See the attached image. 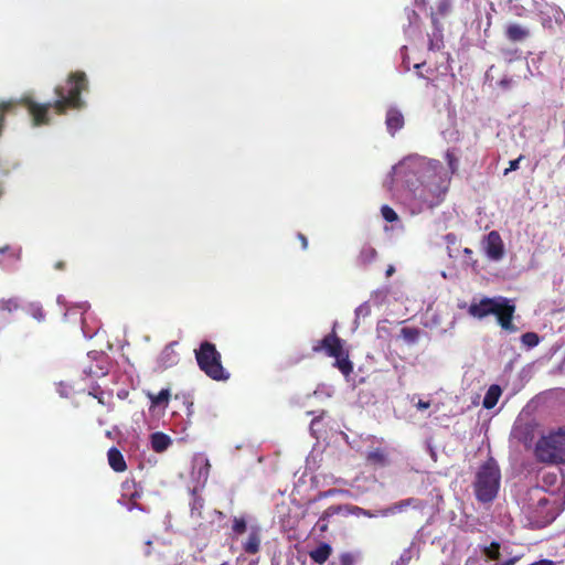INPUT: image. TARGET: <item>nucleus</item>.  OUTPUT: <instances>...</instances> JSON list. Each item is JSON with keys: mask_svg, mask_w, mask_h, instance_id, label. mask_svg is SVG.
<instances>
[{"mask_svg": "<svg viewBox=\"0 0 565 565\" xmlns=\"http://www.w3.org/2000/svg\"><path fill=\"white\" fill-rule=\"evenodd\" d=\"M402 334L406 340L414 342L419 335V330L416 328H403Z\"/></svg>", "mask_w": 565, "mask_h": 565, "instance_id": "c756f323", "label": "nucleus"}, {"mask_svg": "<svg viewBox=\"0 0 565 565\" xmlns=\"http://www.w3.org/2000/svg\"><path fill=\"white\" fill-rule=\"evenodd\" d=\"M6 253H8L12 262H17L20 258V249H11L9 246L0 247V266L2 267L8 266V263L2 257Z\"/></svg>", "mask_w": 565, "mask_h": 565, "instance_id": "4be33fe9", "label": "nucleus"}, {"mask_svg": "<svg viewBox=\"0 0 565 565\" xmlns=\"http://www.w3.org/2000/svg\"><path fill=\"white\" fill-rule=\"evenodd\" d=\"M2 193H3V190H2V188L0 186V196L2 195Z\"/></svg>", "mask_w": 565, "mask_h": 565, "instance_id": "09e8293b", "label": "nucleus"}, {"mask_svg": "<svg viewBox=\"0 0 565 565\" xmlns=\"http://www.w3.org/2000/svg\"><path fill=\"white\" fill-rule=\"evenodd\" d=\"M329 565H337V563L335 562H331Z\"/></svg>", "mask_w": 565, "mask_h": 565, "instance_id": "8fccbe9b", "label": "nucleus"}, {"mask_svg": "<svg viewBox=\"0 0 565 565\" xmlns=\"http://www.w3.org/2000/svg\"><path fill=\"white\" fill-rule=\"evenodd\" d=\"M524 159L523 154H520L516 159L511 160L509 162V168L504 170V175H507L510 171H515L519 169L520 162Z\"/></svg>", "mask_w": 565, "mask_h": 565, "instance_id": "7c9ffc66", "label": "nucleus"}, {"mask_svg": "<svg viewBox=\"0 0 565 565\" xmlns=\"http://www.w3.org/2000/svg\"><path fill=\"white\" fill-rule=\"evenodd\" d=\"M511 83H512V79L511 78H508V77H504L502 78L500 82H499V86L507 89L511 86Z\"/></svg>", "mask_w": 565, "mask_h": 565, "instance_id": "f704fd0d", "label": "nucleus"}, {"mask_svg": "<svg viewBox=\"0 0 565 565\" xmlns=\"http://www.w3.org/2000/svg\"><path fill=\"white\" fill-rule=\"evenodd\" d=\"M332 554V547L328 543H320L318 547L309 552L310 558L319 564L323 565Z\"/></svg>", "mask_w": 565, "mask_h": 565, "instance_id": "ddd939ff", "label": "nucleus"}, {"mask_svg": "<svg viewBox=\"0 0 565 565\" xmlns=\"http://www.w3.org/2000/svg\"><path fill=\"white\" fill-rule=\"evenodd\" d=\"M222 565H225V564H222Z\"/></svg>", "mask_w": 565, "mask_h": 565, "instance_id": "3c124183", "label": "nucleus"}, {"mask_svg": "<svg viewBox=\"0 0 565 565\" xmlns=\"http://www.w3.org/2000/svg\"><path fill=\"white\" fill-rule=\"evenodd\" d=\"M406 198L415 201L420 207H434L443 200L444 191L436 182V177L408 178L406 180Z\"/></svg>", "mask_w": 565, "mask_h": 565, "instance_id": "f03ea898", "label": "nucleus"}, {"mask_svg": "<svg viewBox=\"0 0 565 565\" xmlns=\"http://www.w3.org/2000/svg\"><path fill=\"white\" fill-rule=\"evenodd\" d=\"M335 326L337 323L330 333L313 344L312 351L324 352L328 356L333 358V366L344 376H349L353 372V363L350 360L349 351L344 349V341L337 334Z\"/></svg>", "mask_w": 565, "mask_h": 565, "instance_id": "20e7f679", "label": "nucleus"}, {"mask_svg": "<svg viewBox=\"0 0 565 565\" xmlns=\"http://www.w3.org/2000/svg\"><path fill=\"white\" fill-rule=\"evenodd\" d=\"M406 505H408V502L407 501H402L399 502L398 507L399 508H405Z\"/></svg>", "mask_w": 565, "mask_h": 565, "instance_id": "79ce46f5", "label": "nucleus"}, {"mask_svg": "<svg viewBox=\"0 0 565 565\" xmlns=\"http://www.w3.org/2000/svg\"><path fill=\"white\" fill-rule=\"evenodd\" d=\"M501 473L497 461L490 457L476 473L473 489L479 502H492L500 488Z\"/></svg>", "mask_w": 565, "mask_h": 565, "instance_id": "7ed1b4c3", "label": "nucleus"}, {"mask_svg": "<svg viewBox=\"0 0 565 565\" xmlns=\"http://www.w3.org/2000/svg\"><path fill=\"white\" fill-rule=\"evenodd\" d=\"M381 214L386 222L393 223L398 220L397 213L388 205L381 207Z\"/></svg>", "mask_w": 565, "mask_h": 565, "instance_id": "cd10ccee", "label": "nucleus"}, {"mask_svg": "<svg viewBox=\"0 0 565 565\" xmlns=\"http://www.w3.org/2000/svg\"><path fill=\"white\" fill-rule=\"evenodd\" d=\"M297 237L301 243L302 249H307L308 248V238L302 233H298Z\"/></svg>", "mask_w": 565, "mask_h": 565, "instance_id": "72a5a7b5", "label": "nucleus"}, {"mask_svg": "<svg viewBox=\"0 0 565 565\" xmlns=\"http://www.w3.org/2000/svg\"><path fill=\"white\" fill-rule=\"evenodd\" d=\"M451 0H438L436 7V14L445 17L451 11Z\"/></svg>", "mask_w": 565, "mask_h": 565, "instance_id": "a878e982", "label": "nucleus"}, {"mask_svg": "<svg viewBox=\"0 0 565 565\" xmlns=\"http://www.w3.org/2000/svg\"><path fill=\"white\" fill-rule=\"evenodd\" d=\"M484 250L487 256L492 260H500L504 256V245L497 231H491L484 237Z\"/></svg>", "mask_w": 565, "mask_h": 565, "instance_id": "0eeeda50", "label": "nucleus"}, {"mask_svg": "<svg viewBox=\"0 0 565 565\" xmlns=\"http://www.w3.org/2000/svg\"><path fill=\"white\" fill-rule=\"evenodd\" d=\"M370 312V307L364 303V305H361L360 307L356 308L355 310V315L356 316H361V315H369Z\"/></svg>", "mask_w": 565, "mask_h": 565, "instance_id": "473e14b6", "label": "nucleus"}, {"mask_svg": "<svg viewBox=\"0 0 565 565\" xmlns=\"http://www.w3.org/2000/svg\"><path fill=\"white\" fill-rule=\"evenodd\" d=\"M519 559H520V556H513V557L504 561L503 563L494 564V565H515Z\"/></svg>", "mask_w": 565, "mask_h": 565, "instance_id": "c9c22d12", "label": "nucleus"}, {"mask_svg": "<svg viewBox=\"0 0 565 565\" xmlns=\"http://www.w3.org/2000/svg\"><path fill=\"white\" fill-rule=\"evenodd\" d=\"M171 393L169 388H162L158 394L148 392L147 397L151 402V407L168 406Z\"/></svg>", "mask_w": 565, "mask_h": 565, "instance_id": "f3484780", "label": "nucleus"}, {"mask_svg": "<svg viewBox=\"0 0 565 565\" xmlns=\"http://www.w3.org/2000/svg\"><path fill=\"white\" fill-rule=\"evenodd\" d=\"M194 353L200 370L204 372L206 376L217 382L227 381L230 379L231 374L223 366L222 355L215 344L203 341Z\"/></svg>", "mask_w": 565, "mask_h": 565, "instance_id": "39448f33", "label": "nucleus"}, {"mask_svg": "<svg viewBox=\"0 0 565 565\" xmlns=\"http://www.w3.org/2000/svg\"><path fill=\"white\" fill-rule=\"evenodd\" d=\"M515 306L504 297H484L479 302L472 301L468 307V313L479 320L493 315L499 326L509 333H515L518 327L513 323Z\"/></svg>", "mask_w": 565, "mask_h": 565, "instance_id": "f257e3e1", "label": "nucleus"}, {"mask_svg": "<svg viewBox=\"0 0 565 565\" xmlns=\"http://www.w3.org/2000/svg\"><path fill=\"white\" fill-rule=\"evenodd\" d=\"M366 460L375 466H385L387 463V456L383 449L376 448L367 452Z\"/></svg>", "mask_w": 565, "mask_h": 565, "instance_id": "a211bd4d", "label": "nucleus"}, {"mask_svg": "<svg viewBox=\"0 0 565 565\" xmlns=\"http://www.w3.org/2000/svg\"><path fill=\"white\" fill-rule=\"evenodd\" d=\"M343 511H349V507L341 505V504L330 505L322 512V514L316 522L313 530H317L320 534L326 533L329 530L330 520L334 515H338V514L342 513Z\"/></svg>", "mask_w": 565, "mask_h": 565, "instance_id": "6e6552de", "label": "nucleus"}, {"mask_svg": "<svg viewBox=\"0 0 565 565\" xmlns=\"http://www.w3.org/2000/svg\"><path fill=\"white\" fill-rule=\"evenodd\" d=\"M530 34V30L519 23H510L504 30L505 38L514 43L525 41Z\"/></svg>", "mask_w": 565, "mask_h": 565, "instance_id": "9b49d317", "label": "nucleus"}, {"mask_svg": "<svg viewBox=\"0 0 565 565\" xmlns=\"http://www.w3.org/2000/svg\"><path fill=\"white\" fill-rule=\"evenodd\" d=\"M358 554L352 552H343L338 556V565H355Z\"/></svg>", "mask_w": 565, "mask_h": 565, "instance_id": "b1692460", "label": "nucleus"}, {"mask_svg": "<svg viewBox=\"0 0 565 565\" xmlns=\"http://www.w3.org/2000/svg\"><path fill=\"white\" fill-rule=\"evenodd\" d=\"M377 253L374 247H372L369 244H365L362 246L358 257H356V264L359 266L365 267L374 262L376 258Z\"/></svg>", "mask_w": 565, "mask_h": 565, "instance_id": "2eb2a0df", "label": "nucleus"}, {"mask_svg": "<svg viewBox=\"0 0 565 565\" xmlns=\"http://www.w3.org/2000/svg\"><path fill=\"white\" fill-rule=\"evenodd\" d=\"M26 312L39 322H42L45 319V312L39 302L30 303L28 306Z\"/></svg>", "mask_w": 565, "mask_h": 565, "instance_id": "412c9836", "label": "nucleus"}, {"mask_svg": "<svg viewBox=\"0 0 565 565\" xmlns=\"http://www.w3.org/2000/svg\"><path fill=\"white\" fill-rule=\"evenodd\" d=\"M412 559L411 550H405L396 562V565H407Z\"/></svg>", "mask_w": 565, "mask_h": 565, "instance_id": "2f4dec72", "label": "nucleus"}, {"mask_svg": "<svg viewBox=\"0 0 565 565\" xmlns=\"http://www.w3.org/2000/svg\"><path fill=\"white\" fill-rule=\"evenodd\" d=\"M171 445V438L160 431L151 435V447L156 452H163Z\"/></svg>", "mask_w": 565, "mask_h": 565, "instance_id": "dca6fc26", "label": "nucleus"}, {"mask_svg": "<svg viewBox=\"0 0 565 565\" xmlns=\"http://www.w3.org/2000/svg\"><path fill=\"white\" fill-rule=\"evenodd\" d=\"M463 253H465L466 255H471V254H472V250H471L470 248H465V249H463Z\"/></svg>", "mask_w": 565, "mask_h": 565, "instance_id": "37998d69", "label": "nucleus"}, {"mask_svg": "<svg viewBox=\"0 0 565 565\" xmlns=\"http://www.w3.org/2000/svg\"><path fill=\"white\" fill-rule=\"evenodd\" d=\"M94 397L98 398V402L103 404L102 396L94 395Z\"/></svg>", "mask_w": 565, "mask_h": 565, "instance_id": "49530a36", "label": "nucleus"}, {"mask_svg": "<svg viewBox=\"0 0 565 565\" xmlns=\"http://www.w3.org/2000/svg\"><path fill=\"white\" fill-rule=\"evenodd\" d=\"M262 547V529L259 526H252L246 540L242 543V548L245 553L254 555L260 551Z\"/></svg>", "mask_w": 565, "mask_h": 565, "instance_id": "9d476101", "label": "nucleus"}, {"mask_svg": "<svg viewBox=\"0 0 565 565\" xmlns=\"http://www.w3.org/2000/svg\"><path fill=\"white\" fill-rule=\"evenodd\" d=\"M521 341L524 345L529 348H534L540 342V337L535 332H526L522 334Z\"/></svg>", "mask_w": 565, "mask_h": 565, "instance_id": "393cba45", "label": "nucleus"}, {"mask_svg": "<svg viewBox=\"0 0 565 565\" xmlns=\"http://www.w3.org/2000/svg\"><path fill=\"white\" fill-rule=\"evenodd\" d=\"M536 457L542 462L563 463L565 462V430L543 437L536 445Z\"/></svg>", "mask_w": 565, "mask_h": 565, "instance_id": "423d86ee", "label": "nucleus"}, {"mask_svg": "<svg viewBox=\"0 0 565 565\" xmlns=\"http://www.w3.org/2000/svg\"><path fill=\"white\" fill-rule=\"evenodd\" d=\"M405 125L403 113L395 106L390 107L385 115L386 130L391 136H395Z\"/></svg>", "mask_w": 565, "mask_h": 565, "instance_id": "1a4fd4ad", "label": "nucleus"}, {"mask_svg": "<svg viewBox=\"0 0 565 565\" xmlns=\"http://www.w3.org/2000/svg\"><path fill=\"white\" fill-rule=\"evenodd\" d=\"M501 544L497 541H492L490 545L482 547V554L491 559V561H499L501 557L500 553Z\"/></svg>", "mask_w": 565, "mask_h": 565, "instance_id": "6ab92c4d", "label": "nucleus"}, {"mask_svg": "<svg viewBox=\"0 0 565 565\" xmlns=\"http://www.w3.org/2000/svg\"><path fill=\"white\" fill-rule=\"evenodd\" d=\"M501 394L502 390L499 385H491L483 397L482 406L487 409L493 408L497 405Z\"/></svg>", "mask_w": 565, "mask_h": 565, "instance_id": "4468645a", "label": "nucleus"}, {"mask_svg": "<svg viewBox=\"0 0 565 565\" xmlns=\"http://www.w3.org/2000/svg\"><path fill=\"white\" fill-rule=\"evenodd\" d=\"M54 268L57 270H63L65 268V263L63 260H58L55 263Z\"/></svg>", "mask_w": 565, "mask_h": 565, "instance_id": "4c0bfd02", "label": "nucleus"}, {"mask_svg": "<svg viewBox=\"0 0 565 565\" xmlns=\"http://www.w3.org/2000/svg\"><path fill=\"white\" fill-rule=\"evenodd\" d=\"M107 459L114 471L124 472L127 469L126 460L118 448L111 447L107 452Z\"/></svg>", "mask_w": 565, "mask_h": 565, "instance_id": "f8f14e48", "label": "nucleus"}, {"mask_svg": "<svg viewBox=\"0 0 565 565\" xmlns=\"http://www.w3.org/2000/svg\"><path fill=\"white\" fill-rule=\"evenodd\" d=\"M518 0H507V3L509 4V9L510 11L515 15V17H523L524 15V12H525V9L523 6L521 4H518L515 3Z\"/></svg>", "mask_w": 565, "mask_h": 565, "instance_id": "c85d7f7f", "label": "nucleus"}, {"mask_svg": "<svg viewBox=\"0 0 565 565\" xmlns=\"http://www.w3.org/2000/svg\"><path fill=\"white\" fill-rule=\"evenodd\" d=\"M444 47V36L440 30H437L431 35H429L428 40V50L429 51H440Z\"/></svg>", "mask_w": 565, "mask_h": 565, "instance_id": "aec40b11", "label": "nucleus"}, {"mask_svg": "<svg viewBox=\"0 0 565 565\" xmlns=\"http://www.w3.org/2000/svg\"><path fill=\"white\" fill-rule=\"evenodd\" d=\"M431 21H433V23H434V24H436V23H437V19H436V17H435V14H434V13L431 14Z\"/></svg>", "mask_w": 565, "mask_h": 565, "instance_id": "a18cd8bd", "label": "nucleus"}, {"mask_svg": "<svg viewBox=\"0 0 565 565\" xmlns=\"http://www.w3.org/2000/svg\"><path fill=\"white\" fill-rule=\"evenodd\" d=\"M416 406L418 409H422V411L427 409L430 406V402H425V401L419 399L418 403L416 404Z\"/></svg>", "mask_w": 565, "mask_h": 565, "instance_id": "e433bc0d", "label": "nucleus"}, {"mask_svg": "<svg viewBox=\"0 0 565 565\" xmlns=\"http://www.w3.org/2000/svg\"><path fill=\"white\" fill-rule=\"evenodd\" d=\"M423 64H416L415 68H419Z\"/></svg>", "mask_w": 565, "mask_h": 565, "instance_id": "de8ad7c7", "label": "nucleus"}, {"mask_svg": "<svg viewBox=\"0 0 565 565\" xmlns=\"http://www.w3.org/2000/svg\"><path fill=\"white\" fill-rule=\"evenodd\" d=\"M334 492H335V490H329L327 492L321 493L320 497H328V495L333 494Z\"/></svg>", "mask_w": 565, "mask_h": 565, "instance_id": "a19ab883", "label": "nucleus"}, {"mask_svg": "<svg viewBox=\"0 0 565 565\" xmlns=\"http://www.w3.org/2000/svg\"><path fill=\"white\" fill-rule=\"evenodd\" d=\"M395 273V267L393 265H390L386 269V277L392 276Z\"/></svg>", "mask_w": 565, "mask_h": 565, "instance_id": "58836bf2", "label": "nucleus"}, {"mask_svg": "<svg viewBox=\"0 0 565 565\" xmlns=\"http://www.w3.org/2000/svg\"><path fill=\"white\" fill-rule=\"evenodd\" d=\"M318 420H319L318 418H313L310 424V427L312 428L318 423Z\"/></svg>", "mask_w": 565, "mask_h": 565, "instance_id": "c03bdc74", "label": "nucleus"}, {"mask_svg": "<svg viewBox=\"0 0 565 565\" xmlns=\"http://www.w3.org/2000/svg\"><path fill=\"white\" fill-rule=\"evenodd\" d=\"M141 497L140 492L135 490L131 494H130V500H136V499H139Z\"/></svg>", "mask_w": 565, "mask_h": 565, "instance_id": "ea45409f", "label": "nucleus"}, {"mask_svg": "<svg viewBox=\"0 0 565 565\" xmlns=\"http://www.w3.org/2000/svg\"><path fill=\"white\" fill-rule=\"evenodd\" d=\"M20 307L17 298L1 299L0 311L13 312Z\"/></svg>", "mask_w": 565, "mask_h": 565, "instance_id": "5701e85b", "label": "nucleus"}, {"mask_svg": "<svg viewBox=\"0 0 565 565\" xmlns=\"http://www.w3.org/2000/svg\"><path fill=\"white\" fill-rule=\"evenodd\" d=\"M232 530L236 535H241L247 530V522L244 518H234Z\"/></svg>", "mask_w": 565, "mask_h": 565, "instance_id": "bb28decb", "label": "nucleus"}]
</instances>
